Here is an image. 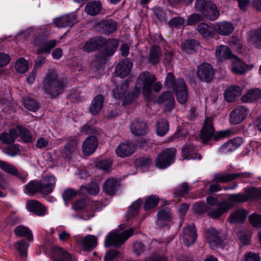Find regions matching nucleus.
<instances>
[{"label":"nucleus","mask_w":261,"mask_h":261,"mask_svg":"<svg viewBox=\"0 0 261 261\" xmlns=\"http://www.w3.org/2000/svg\"><path fill=\"white\" fill-rule=\"evenodd\" d=\"M112 164L110 160H102L98 162L96 166L98 168L107 171L111 167Z\"/></svg>","instance_id":"62"},{"label":"nucleus","mask_w":261,"mask_h":261,"mask_svg":"<svg viewBox=\"0 0 261 261\" xmlns=\"http://www.w3.org/2000/svg\"><path fill=\"white\" fill-rule=\"evenodd\" d=\"M133 67V62L128 58L122 60L115 68V74L117 76L123 78L130 73Z\"/></svg>","instance_id":"15"},{"label":"nucleus","mask_w":261,"mask_h":261,"mask_svg":"<svg viewBox=\"0 0 261 261\" xmlns=\"http://www.w3.org/2000/svg\"><path fill=\"white\" fill-rule=\"evenodd\" d=\"M135 150L134 145L131 142L121 143L116 149L115 152L118 156L124 158L130 155Z\"/></svg>","instance_id":"25"},{"label":"nucleus","mask_w":261,"mask_h":261,"mask_svg":"<svg viewBox=\"0 0 261 261\" xmlns=\"http://www.w3.org/2000/svg\"><path fill=\"white\" fill-rule=\"evenodd\" d=\"M0 168L9 174L20 177L19 173L16 168L7 162L0 160Z\"/></svg>","instance_id":"50"},{"label":"nucleus","mask_w":261,"mask_h":261,"mask_svg":"<svg viewBox=\"0 0 261 261\" xmlns=\"http://www.w3.org/2000/svg\"><path fill=\"white\" fill-rule=\"evenodd\" d=\"M195 8L202 13L204 17L210 20H215L219 16L216 6L212 2L197 0L195 3Z\"/></svg>","instance_id":"5"},{"label":"nucleus","mask_w":261,"mask_h":261,"mask_svg":"<svg viewBox=\"0 0 261 261\" xmlns=\"http://www.w3.org/2000/svg\"><path fill=\"white\" fill-rule=\"evenodd\" d=\"M247 212L244 209H239L231 213L229 217L230 223H240L243 222L246 218Z\"/></svg>","instance_id":"34"},{"label":"nucleus","mask_w":261,"mask_h":261,"mask_svg":"<svg viewBox=\"0 0 261 261\" xmlns=\"http://www.w3.org/2000/svg\"><path fill=\"white\" fill-rule=\"evenodd\" d=\"M107 49L105 51L106 56H112L116 51L118 46V40L112 39L106 42Z\"/></svg>","instance_id":"47"},{"label":"nucleus","mask_w":261,"mask_h":261,"mask_svg":"<svg viewBox=\"0 0 261 261\" xmlns=\"http://www.w3.org/2000/svg\"><path fill=\"white\" fill-rule=\"evenodd\" d=\"M98 26L105 34H110L114 32L117 29V23L113 19L103 20L98 23Z\"/></svg>","instance_id":"32"},{"label":"nucleus","mask_w":261,"mask_h":261,"mask_svg":"<svg viewBox=\"0 0 261 261\" xmlns=\"http://www.w3.org/2000/svg\"><path fill=\"white\" fill-rule=\"evenodd\" d=\"M18 137L16 129H10L9 133H3L0 135V140L6 144H10L14 142Z\"/></svg>","instance_id":"41"},{"label":"nucleus","mask_w":261,"mask_h":261,"mask_svg":"<svg viewBox=\"0 0 261 261\" xmlns=\"http://www.w3.org/2000/svg\"><path fill=\"white\" fill-rule=\"evenodd\" d=\"M159 200V197L155 195L147 197L144 204V209L147 211L156 206Z\"/></svg>","instance_id":"51"},{"label":"nucleus","mask_w":261,"mask_h":261,"mask_svg":"<svg viewBox=\"0 0 261 261\" xmlns=\"http://www.w3.org/2000/svg\"><path fill=\"white\" fill-rule=\"evenodd\" d=\"M216 30L218 33L221 35L227 36L232 33L234 27L230 22L222 21L217 24Z\"/></svg>","instance_id":"35"},{"label":"nucleus","mask_w":261,"mask_h":261,"mask_svg":"<svg viewBox=\"0 0 261 261\" xmlns=\"http://www.w3.org/2000/svg\"><path fill=\"white\" fill-rule=\"evenodd\" d=\"M158 102L164 107L165 111L170 112L174 108V98L169 91L163 93L159 97Z\"/></svg>","instance_id":"17"},{"label":"nucleus","mask_w":261,"mask_h":261,"mask_svg":"<svg viewBox=\"0 0 261 261\" xmlns=\"http://www.w3.org/2000/svg\"><path fill=\"white\" fill-rule=\"evenodd\" d=\"M230 61L229 68L234 74L242 75L252 68V66L247 64L236 55Z\"/></svg>","instance_id":"9"},{"label":"nucleus","mask_w":261,"mask_h":261,"mask_svg":"<svg viewBox=\"0 0 261 261\" xmlns=\"http://www.w3.org/2000/svg\"><path fill=\"white\" fill-rule=\"evenodd\" d=\"M198 45V42L196 40H188L182 43L181 48L183 51L188 54H192Z\"/></svg>","instance_id":"44"},{"label":"nucleus","mask_w":261,"mask_h":261,"mask_svg":"<svg viewBox=\"0 0 261 261\" xmlns=\"http://www.w3.org/2000/svg\"><path fill=\"white\" fill-rule=\"evenodd\" d=\"M76 21L75 14L71 13L55 19L54 24L58 28H65L73 25Z\"/></svg>","instance_id":"22"},{"label":"nucleus","mask_w":261,"mask_h":261,"mask_svg":"<svg viewBox=\"0 0 261 261\" xmlns=\"http://www.w3.org/2000/svg\"><path fill=\"white\" fill-rule=\"evenodd\" d=\"M208 207L202 202H199L193 205V211L195 213L201 214L205 212L207 213Z\"/></svg>","instance_id":"61"},{"label":"nucleus","mask_w":261,"mask_h":261,"mask_svg":"<svg viewBox=\"0 0 261 261\" xmlns=\"http://www.w3.org/2000/svg\"><path fill=\"white\" fill-rule=\"evenodd\" d=\"M39 182V192L44 195L51 193L56 184V179L53 175L43 177Z\"/></svg>","instance_id":"13"},{"label":"nucleus","mask_w":261,"mask_h":261,"mask_svg":"<svg viewBox=\"0 0 261 261\" xmlns=\"http://www.w3.org/2000/svg\"><path fill=\"white\" fill-rule=\"evenodd\" d=\"M50 257L54 261H76L74 257L58 246H53L51 248Z\"/></svg>","instance_id":"10"},{"label":"nucleus","mask_w":261,"mask_h":261,"mask_svg":"<svg viewBox=\"0 0 261 261\" xmlns=\"http://www.w3.org/2000/svg\"><path fill=\"white\" fill-rule=\"evenodd\" d=\"M231 205L225 203L224 201L217 203L215 208H210L207 211V215L213 218H218L222 216L224 213L231 208Z\"/></svg>","instance_id":"20"},{"label":"nucleus","mask_w":261,"mask_h":261,"mask_svg":"<svg viewBox=\"0 0 261 261\" xmlns=\"http://www.w3.org/2000/svg\"><path fill=\"white\" fill-rule=\"evenodd\" d=\"M244 193L247 198V200L258 198L261 196V188L254 187L246 188Z\"/></svg>","instance_id":"46"},{"label":"nucleus","mask_w":261,"mask_h":261,"mask_svg":"<svg viewBox=\"0 0 261 261\" xmlns=\"http://www.w3.org/2000/svg\"><path fill=\"white\" fill-rule=\"evenodd\" d=\"M76 245L84 250H91L97 245V238L92 235H87L82 238L81 236H75Z\"/></svg>","instance_id":"12"},{"label":"nucleus","mask_w":261,"mask_h":261,"mask_svg":"<svg viewBox=\"0 0 261 261\" xmlns=\"http://www.w3.org/2000/svg\"><path fill=\"white\" fill-rule=\"evenodd\" d=\"M197 30L199 33L204 37L208 36L212 32V28L205 23L199 24Z\"/></svg>","instance_id":"58"},{"label":"nucleus","mask_w":261,"mask_h":261,"mask_svg":"<svg viewBox=\"0 0 261 261\" xmlns=\"http://www.w3.org/2000/svg\"><path fill=\"white\" fill-rule=\"evenodd\" d=\"M24 108L29 111L35 112L38 109L37 102L33 98L27 97L23 99Z\"/></svg>","instance_id":"55"},{"label":"nucleus","mask_w":261,"mask_h":261,"mask_svg":"<svg viewBox=\"0 0 261 261\" xmlns=\"http://www.w3.org/2000/svg\"><path fill=\"white\" fill-rule=\"evenodd\" d=\"M197 238V234L194 224L187 226L184 228L182 235L181 240L184 244L189 246L194 244Z\"/></svg>","instance_id":"14"},{"label":"nucleus","mask_w":261,"mask_h":261,"mask_svg":"<svg viewBox=\"0 0 261 261\" xmlns=\"http://www.w3.org/2000/svg\"><path fill=\"white\" fill-rule=\"evenodd\" d=\"M249 220L254 227L261 228V215L253 213L249 216Z\"/></svg>","instance_id":"60"},{"label":"nucleus","mask_w":261,"mask_h":261,"mask_svg":"<svg viewBox=\"0 0 261 261\" xmlns=\"http://www.w3.org/2000/svg\"><path fill=\"white\" fill-rule=\"evenodd\" d=\"M248 42L257 47L261 46V27L250 36Z\"/></svg>","instance_id":"53"},{"label":"nucleus","mask_w":261,"mask_h":261,"mask_svg":"<svg viewBox=\"0 0 261 261\" xmlns=\"http://www.w3.org/2000/svg\"><path fill=\"white\" fill-rule=\"evenodd\" d=\"M243 143L242 138H235L221 146L219 148V151L221 153H227L233 151L238 148Z\"/></svg>","instance_id":"19"},{"label":"nucleus","mask_w":261,"mask_h":261,"mask_svg":"<svg viewBox=\"0 0 261 261\" xmlns=\"http://www.w3.org/2000/svg\"><path fill=\"white\" fill-rule=\"evenodd\" d=\"M58 74L54 70L48 71L43 82V89L51 97H55L62 92L66 85L65 80H57Z\"/></svg>","instance_id":"3"},{"label":"nucleus","mask_w":261,"mask_h":261,"mask_svg":"<svg viewBox=\"0 0 261 261\" xmlns=\"http://www.w3.org/2000/svg\"><path fill=\"white\" fill-rule=\"evenodd\" d=\"M182 156L186 160H201L202 156L200 154L195 151L193 146L188 144L184 147L182 151Z\"/></svg>","instance_id":"33"},{"label":"nucleus","mask_w":261,"mask_h":261,"mask_svg":"<svg viewBox=\"0 0 261 261\" xmlns=\"http://www.w3.org/2000/svg\"><path fill=\"white\" fill-rule=\"evenodd\" d=\"M234 56L230 49L226 45H220L216 49L215 57L219 61H223L227 59L230 60Z\"/></svg>","instance_id":"26"},{"label":"nucleus","mask_w":261,"mask_h":261,"mask_svg":"<svg viewBox=\"0 0 261 261\" xmlns=\"http://www.w3.org/2000/svg\"><path fill=\"white\" fill-rule=\"evenodd\" d=\"M130 127L132 133L135 136L144 135L147 132L146 124L139 120L133 121Z\"/></svg>","instance_id":"31"},{"label":"nucleus","mask_w":261,"mask_h":261,"mask_svg":"<svg viewBox=\"0 0 261 261\" xmlns=\"http://www.w3.org/2000/svg\"><path fill=\"white\" fill-rule=\"evenodd\" d=\"M28 210L39 216H43L46 214L47 208L43 204L36 200L29 201L27 203Z\"/></svg>","instance_id":"24"},{"label":"nucleus","mask_w":261,"mask_h":261,"mask_svg":"<svg viewBox=\"0 0 261 261\" xmlns=\"http://www.w3.org/2000/svg\"><path fill=\"white\" fill-rule=\"evenodd\" d=\"M206 237V240L212 248L214 249L215 247H221L220 234L214 228H210L207 230Z\"/></svg>","instance_id":"21"},{"label":"nucleus","mask_w":261,"mask_h":261,"mask_svg":"<svg viewBox=\"0 0 261 261\" xmlns=\"http://www.w3.org/2000/svg\"><path fill=\"white\" fill-rule=\"evenodd\" d=\"M39 192V182L36 180H31L26 186L25 192L30 195H34L36 192Z\"/></svg>","instance_id":"52"},{"label":"nucleus","mask_w":261,"mask_h":261,"mask_svg":"<svg viewBox=\"0 0 261 261\" xmlns=\"http://www.w3.org/2000/svg\"><path fill=\"white\" fill-rule=\"evenodd\" d=\"M15 68L17 72L20 73H25L29 68L28 61L22 58L18 59L15 62Z\"/></svg>","instance_id":"49"},{"label":"nucleus","mask_w":261,"mask_h":261,"mask_svg":"<svg viewBox=\"0 0 261 261\" xmlns=\"http://www.w3.org/2000/svg\"><path fill=\"white\" fill-rule=\"evenodd\" d=\"M261 97V90L258 88L251 89L242 97L243 101L245 102H251L259 99Z\"/></svg>","instance_id":"36"},{"label":"nucleus","mask_w":261,"mask_h":261,"mask_svg":"<svg viewBox=\"0 0 261 261\" xmlns=\"http://www.w3.org/2000/svg\"><path fill=\"white\" fill-rule=\"evenodd\" d=\"M166 246L165 243H160L156 240H152L150 242V247L149 249L152 251H155L159 250Z\"/></svg>","instance_id":"63"},{"label":"nucleus","mask_w":261,"mask_h":261,"mask_svg":"<svg viewBox=\"0 0 261 261\" xmlns=\"http://www.w3.org/2000/svg\"><path fill=\"white\" fill-rule=\"evenodd\" d=\"M169 130V124L168 122L162 119L156 123V132L158 136H164Z\"/></svg>","instance_id":"45"},{"label":"nucleus","mask_w":261,"mask_h":261,"mask_svg":"<svg viewBox=\"0 0 261 261\" xmlns=\"http://www.w3.org/2000/svg\"><path fill=\"white\" fill-rule=\"evenodd\" d=\"M161 54L160 48L158 46H153L150 50L149 63L153 65L158 63L160 61Z\"/></svg>","instance_id":"39"},{"label":"nucleus","mask_w":261,"mask_h":261,"mask_svg":"<svg viewBox=\"0 0 261 261\" xmlns=\"http://www.w3.org/2000/svg\"><path fill=\"white\" fill-rule=\"evenodd\" d=\"M33 36L31 43L34 46H38L37 54L45 53L49 54L50 50L55 47L59 41L57 40H47L45 39V34L44 28L29 29L18 35V39L25 38L26 39Z\"/></svg>","instance_id":"2"},{"label":"nucleus","mask_w":261,"mask_h":261,"mask_svg":"<svg viewBox=\"0 0 261 261\" xmlns=\"http://www.w3.org/2000/svg\"><path fill=\"white\" fill-rule=\"evenodd\" d=\"M249 111L243 106H238L230 113L229 122L237 124L242 122L248 115Z\"/></svg>","instance_id":"11"},{"label":"nucleus","mask_w":261,"mask_h":261,"mask_svg":"<svg viewBox=\"0 0 261 261\" xmlns=\"http://www.w3.org/2000/svg\"><path fill=\"white\" fill-rule=\"evenodd\" d=\"M250 176L249 173H237L234 174H218L215 175L216 183L210 185V191L211 192H215L221 190L219 182H226L233 179L240 178L243 180Z\"/></svg>","instance_id":"6"},{"label":"nucleus","mask_w":261,"mask_h":261,"mask_svg":"<svg viewBox=\"0 0 261 261\" xmlns=\"http://www.w3.org/2000/svg\"><path fill=\"white\" fill-rule=\"evenodd\" d=\"M104 43L105 41L102 38L94 37L84 43L83 46V49L87 53L93 51Z\"/></svg>","instance_id":"28"},{"label":"nucleus","mask_w":261,"mask_h":261,"mask_svg":"<svg viewBox=\"0 0 261 261\" xmlns=\"http://www.w3.org/2000/svg\"><path fill=\"white\" fill-rule=\"evenodd\" d=\"M117 186V181L114 178L107 179L103 184V190L109 195H113Z\"/></svg>","instance_id":"43"},{"label":"nucleus","mask_w":261,"mask_h":261,"mask_svg":"<svg viewBox=\"0 0 261 261\" xmlns=\"http://www.w3.org/2000/svg\"><path fill=\"white\" fill-rule=\"evenodd\" d=\"M176 149L167 148L164 150L157 157L155 161L156 167L160 169H165L174 162Z\"/></svg>","instance_id":"8"},{"label":"nucleus","mask_w":261,"mask_h":261,"mask_svg":"<svg viewBox=\"0 0 261 261\" xmlns=\"http://www.w3.org/2000/svg\"><path fill=\"white\" fill-rule=\"evenodd\" d=\"M58 233V237L60 240L62 242H66L70 238V234L65 230L63 226H59L57 228Z\"/></svg>","instance_id":"59"},{"label":"nucleus","mask_w":261,"mask_h":261,"mask_svg":"<svg viewBox=\"0 0 261 261\" xmlns=\"http://www.w3.org/2000/svg\"><path fill=\"white\" fill-rule=\"evenodd\" d=\"M101 8L102 7L100 2L93 1L86 5L85 10L88 14L91 16H95L100 12Z\"/></svg>","instance_id":"37"},{"label":"nucleus","mask_w":261,"mask_h":261,"mask_svg":"<svg viewBox=\"0 0 261 261\" xmlns=\"http://www.w3.org/2000/svg\"><path fill=\"white\" fill-rule=\"evenodd\" d=\"M19 152V148L18 145L16 144L9 146L6 149V154L11 156H14L17 155Z\"/></svg>","instance_id":"64"},{"label":"nucleus","mask_w":261,"mask_h":261,"mask_svg":"<svg viewBox=\"0 0 261 261\" xmlns=\"http://www.w3.org/2000/svg\"><path fill=\"white\" fill-rule=\"evenodd\" d=\"M155 80L156 77L154 74L147 71L143 72L139 75L135 88L131 93L126 95L128 83L124 82L113 90V97L116 99H121L123 105H127L139 96L141 89L145 96L149 95L151 91V85Z\"/></svg>","instance_id":"1"},{"label":"nucleus","mask_w":261,"mask_h":261,"mask_svg":"<svg viewBox=\"0 0 261 261\" xmlns=\"http://www.w3.org/2000/svg\"><path fill=\"white\" fill-rule=\"evenodd\" d=\"M247 201V198L245 196V193H238L236 194L230 195L228 197V200L225 201V203H229L231 205V208L236 203L243 202Z\"/></svg>","instance_id":"42"},{"label":"nucleus","mask_w":261,"mask_h":261,"mask_svg":"<svg viewBox=\"0 0 261 261\" xmlns=\"http://www.w3.org/2000/svg\"><path fill=\"white\" fill-rule=\"evenodd\" d=\"M29 244L25 240H22L15 243V248L19 253L21 257L25 258L27 255V248Z\"/></svg>","instance_id":"48"},{"label":"nucleus","mask_w":261,"mask_h":261,"mask_svg":"<svg viewBox=\"0 0 261 261\" xmlns=\"http://www.w3.org/2000/svg\"><path fill=\"white\" fill-rule=\"evenodd\" d=\"M134 229H129L120 233L113 231L106 239L105 246L106 247L111 245L119 246L134 234Z\"/></svg>","instance_id":"7"},{"label":"nucleus","mask_w":261,"mask_h":261,"mask_svg":"<svg viewBox=\"0 0 261 261\" xmlns=\"http://www.w3.org/2000/svg\"><path fill=\"white\" fill-rule=\"evenodd\" d=\"M177 83L179 85V87L173 91L176 94L177 101L181 104H184L188 99L187 88L182 78H179L177 80Z\"/></svg>","instance_id":"23"},{"label":"nucleus","mask_w":261,"mask_h":261,"mask_svg":"<svg viewBox=\"0 0 261 261\" xmlns=\"http://www.w3.org/2000/svg\"><path fill=\"white\" fill-rule=\"evenodd\" d=\"M197 75L202 81L210 82L214 76V71L212 66L208 63L200 65L198 67Z\"/></svg>","instance_id":"16"},{"label":"nucleus","mask_w":261,"mask_h":261,"mask_svg":"<svg viewBox=\"0 0 261 261\" xmlns=\"http://www.w3.org/2000/svg\"><path fill=\"white\" fill-rule=\"evenodd\" d=\"M171 219L170 210L167 207L161 208L158 213L156 223L160 227H164Z\"/></svg>","instance_id":"27"},{"label":"nucleus","mask_w":261,"mask_h":261,"mask_svg":"<svg viewBox=\"0 0 261 261\" xmlns=\"http://www.w3.org/2000/svg\"><path fill=\"white\" fill-rule=\"evenodd\" d=\"M98 145V141L95 137H88L83 143L82 152L85 155H90L96 150Z\"/></svg>","instance_id":"18"},{"label":"nucleus","mask_w":261,"mask_h":261,"mask_svg":"<svg viewBox=\"0 0 261 261\" xmlns=\"http://www.w3.org/2000/svg\"><path fill=\"white\" fill-rule=\"evenodd\" d=\"M18 135H19L22 141L26 143H30L33 141V138L30 132L22 127H18L17 128Z\"/></svg>","instance_id":"56"},{"label":"nucleus","mask_w":261,"mask_h":261,"mask_svg":"<svg viewBox=\"0 0 261 261\" xmlns=\"http://www.w3.org/2000/svg\"><path fill=\"white\" fill-rule=\"evenodd\" d=\"M14 233L16 236L19 237H25L28 240H32L33 236L30 229L24 226L19 225L15 227Z\"/></svg>","instance_id":"40"},{"label":"nucleus","mask_w":261,"mask_h":261,"mask_svg":"<svg viewBox=\"0 0 261 261\" xmlns=\"http://www.w3.org/2000/svg\"><path fill=\"white\" fill-rule=\"evenodd\" d=\"M178 79H179L175 81V77L173 74L171 72H169L166 76L165 85L168 88L174 90L179 87V85L177 83V80Z\"/></svg>","instance_id":"54"},{"label":"nucleus","mask_w":261,"mask_h":261,"mask_svg":"<svg viewBox=\"0 0 261 261\" xmlns=\"http://www.w3.org/2000/svg\"><path fill=\"white\" fill-rule=\"evenodd\" d=\"M142 202L143 201L140 199L134 202L127 211V217L129 218L135 216L140 208Z\"/></svg>","instance_id":"57"},{"label":"nucleus","mask_w":261,"mask_h":261,"mask_svg":"<svg viewBox=\"0 0 261 261\" xmlns=\"http://www.w3.org/2000/svg\"><path fill=\"white\" fill-rule=\"evenodd\" d=\"M213 120L211 118L205 119L203 126L200 133L199 137L202 142L206 143L212 138L215 140L229 136L232 133L230 129H226L218 132L215 134L213 125Z\"/></svg>","instance_id":"4"},{"label":"nucleus","mask_w":261,"mask_h":261,"mask_svg":"<svg viewBox=\"0 0 261 261\" xmlns=\"http://www.w3.org/2000/svg\"><path fill=\"white\" fill-rule=\"evenodd\" d=\"M103 97L100 95L95 96L91 103L90 111L93 115H96L101 110L103 106Z\"/></svg>","instance_id":"38"},{"label":"nucleus","mask_w":261,"mask_h":261,"mask_svg":"<svg viewBox=\"0 0 261 261\" xmlns=\"http://www.w3.org/2000/svg\"><path fill=\"white\" fill-rule=\"evenodd\" d=\"M78 143L79 140L77 138H73L69 140L62 150V154L63 156L70 158L72 154L75 153L77 149Z\"/></svg>","instance_id":"30"},{"label":"nucleus","mask_w":261,"mask_h":261,"mask_svg":"<svg viewBox=\"0 0 261 261\" xmlns=\"http://www.w3.org/2000/svg\"><path fill=\"white\" fill-rule=\"evenodd\" d=\"M242 88L237 86H231L228 87L224 92V98L226 101L231 102L239 96L242 92Z\"/></svg>","instance_id":"29"}]
</instances>
